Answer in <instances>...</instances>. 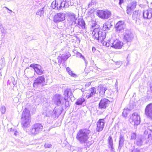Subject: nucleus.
Segmentation results:
<instances>
[{"label":"nucleus","mask_w":152,"mask_h":152,"mask_svg":"<svg viewBox=\"0 0 152 152\" xmlns=\"http://www.w3.org/2000/svg\"><path fill=\"white\" fill-rule=\"evenodd\" d=\"M91 132V131L88 129H80L77 133L76 138L80 143H86L88 146H89L92 143L88 140L89 137V135Z\"/></svg>","instance_id":"1"},{"label":"nucleus","mask_w":152,"mask_h":152,"mask_svg":"<svg viewBox=\"0 0 152 152\" xmlns=\"http://www.w3.org/2000/svg\"><path fill=\"white\" fill-rule=\"evenodd\" d=\"M110 24L109 23H105L103 26V30H100L99 28H96L93 30L92 34L93 38L98 41H102L105 38L106 36V32L104 30L106 28L109 29Z\"/></svg>","instance_id":"2"},{"label":"nucleus","mask_w":152,"mask_h":152,"mask_svg":"<svg viewBox=\"0 0 152 152\" xmlns=\"http://www.w3.org/2000/svg\"><path fill=\"white\" fill-rule=\"evenodd\" d=\"M103 45L107 47L111 46L115 49H121L123 46V43L118 39L114 40L111 38L108 40V42H106L103 40L101 41Z\"/></svg>","instance_id":"3"},{"label":"nucleus","mask_w":152,"mask_h":152,"mask_svg":"<svg viewBox=\"0 0 152 152\" xmlns=\"http://www.w3.org/2000/svg\"><path fill=\"white\" fill-rule=\"evenodd\" d=\"M43 128L42 124L40 123H36L33 125L30 129L29 134L32 136L38 134L42 131Z\"/></svg>","instance_id":"4"},{"label":"nucleus","mask_w":152,"mask_h":152,"mask_svg":"<svg viewBox=\"0 0 152 152\" xmlns=\"http://www.w3.org/2000/svg\"><path fill=\"white\" fill-rule=\"evenodd\" d=\"M130 123L134 126L137 125L140 123V118L137 113H133L129 119Z\"/></svg>","instance_id":"5"},{"label":"nucleus","mask_w":152,"mask_h":152,"mask_svg":"<svg viewBox=\"0 0 152 152\" xmlns=\"http://www.w3.org/2000/svg\"><path fill=\"white\" fill-rule=\"evenodd\" d=\"M66 99L61 95L57 94L54 96L53 101L56 104L59 106L64 103Z\"/></svg>","instance_id":"6"},{"label":"nucleus","mask_w":152,"mask_h":152,"mask_svg":"<svg viewBox=\"0 0 152 152\" xmlns=\"http://www.w3.org/2000/svg\"><path fill=\"white\" fill-rule=\"evenodd\" d=\"M45 79L43 76L39 77L34 80L33 83V86L38 87L43 86L45 83Z\"/></svg>","instance_id":"7"},{"label":"nucleus","mask_w":152,"mask_h":152,"mask_svg":"<svg viewBox=\"0 0 152 152\" xmlns=\"http://www.w3.org/2000/svg\"><path fill=\"white\" fill-rule=\"evenodd\" d=\"M97 14L99 17L105 19L109 18L111 15L110 12L107 10L105 11L98 10L97 11Z\"/></svg>","instance_id":"8"},{"label":"nucleus","mask_w":152,"mask_h":152,"mask_svg":"<svg viewBox=\"0 0 152 152\" xmlns=\"http://www.w3.org/2000/svg\"><path fill=\"white\" fill-rule=\"evenodd\" d=\"M145 114L148 118L152 120V103L146 106L145 110Z\"/></svg>","instance_id":"9"},{"label":"nucleus","mask_w":152,"mask_h":152,"mask_svg":"<svg viewBox=\"0 0 152 152\" xmlns=\"http://www.w3.org/2000/svg\"><path fill=\"white\" fill-rule=\"evenodd\" d=\"M110 101L108 99L102 98L99 104V109H105L109 105Z\"/></svg>","instance_id":"10"},{"label":"nucleus","mask_w":152,"mask_h":152,"mask_svg":"<svg viewBox=\"0 0 152 152\" xmlns=\"http://www.w3.org/2000/svg\"><path fill=\"white\" fill-rule=\"evenodd\" d=\"M133 36L132 33L129 30H126L124 34V40L126 43L130 42L132 40Z\"/></svg>","instance_id":"11"},{"label":"nucleus","mask_w":152,"mask_h":152,"mask_svg":"<svg viewBox=\"0 0 152 152\" xmlns=\"http://www.w3.org/2000/svg\"><path fill=\"white\" fill-rule=\"evenodd\" d=\"M125 25L124 21H120L115 25V28L117 32H122L125 28Z\"/></svg>","instance_id":"12"},{"label":"nucleus","mask_w":152,"mask_h":152,"mask_svg":"<svg viewBox=\"0 0 152 152\" xmlns=\"http://www.w3.org/2000/svg\"><path fill=\"white\" fill-rule=\"evenodd\" d=\"M141 12L139 10H135L133 12L132 15V18L133 20H135L136 23H140V18L142 17Z\"/></svg>","instance_id":"13"},{"label":"nucleus","mask_w":152,"mask_h":152,"mask_svg":"<svg viewBox=\"0 0 152 152\" xmlns=\"http://www.w3.org/2000/svg\"><path fill=\"white\" fill-rule=\"evenodd\" d=\"M30 67L34 68L35 72L37 75H41L43 73V71L41 69V66L38 65L36 64H31L30 66Z\"/></svg>","instance_id":"14"},{"label":"nucleus","mask_w":152,"mask_h":152,"mask_svg":"<svg viewBox=\"0 0 152 152\" xmlns=\"http://www.w3.org/2000/svg\"><path fill=\"white\" fill-rule=\"evenodd\" d=\"M136 4V2L134 1H133L129 4L126 7V12L128 14H131V11L135 8Z\"/></svg>","instance_id":"15"},{"label":"nucleus","mask_w":152,"mask_h":152,"mask_svg":"<svg viewBox=\"0 0 152 152\" xmlns=\"http://www.w3.org/2000/svg\"><path fill=\"white\" fill-rule=\"evenodd\" d=\"M65 19V14L60 13L56 15L54 18V21L56 22L64 20Z\"/></svg>","instance_id":"16"},{"label":"nucleus","mask_w":152,"mask_h":152,"mask_svg":"<svg viewBox=\"0 0 152 152\" xmlns=\"http://www.w3.org/2000/svg\"><path fill=\"white\" fill-rule=\"evenodd\" d=\"M104 119H100L97 123L96 131L100 132L102 130L104 127Z\"/></svg>","instance_id":"17"},{"label":"nucleus","mask_w":152,"mask_h":152,"mask_svg":"<svg viewBox=\"0 0 152 152\" xmlns=\"http://www.w3.org/2000/svg\"><path fill=\"white\" fill-rule=\"evenodd\" d=\"M31 119L30 111L27 108H25L22 113L21 119Z\"/></svg>","instance_id":"18"},{"label":"nucleus","mask_w":152,"mask_h":152,"mask_svg":"<svg viewBox=\"0 0 152 152\" xmlns=\"http://www.w3.org/2000/svg\"><path fill=\"white\" fill-rule=\"evenodd\" d=\"M143 17L145 19H150L152 18V10H143Z\"/></svg>","instance_id":"19"},{"label":"nucleus","mask_w":152,"mask_h":152,"mask_svg":"<svg viewBox=\"0 0 152 152\" xmlns=\"http://www.w3.org/2000/svg\"><path fill=\"white\" fill-rule=\"evenodd\" d=\"M96 91V89L94 87L91 88L88 91L87 93H86V97L88 99L93 96L95 94Z\"/></svg>","instance_id":"20"},{"label":"nucleus","mask_w":152,"mask_h":152,"mask_svg":"<svg viewBox=\"0 0 152 152\" xmlns=\"http://www.w3.org/2000/svg\"><path fill=\"white\" fill-rule=\"evenodd\" d=\"M87 19L89 22H91L92 24L91 25L92 28L95 27L96 25V19L94 18V15L93 14H91L90 15L88 16L87 17Z\"/></svg>","instance_id":"21"},{"label":"nucleus","mask_w":152,"mask_h":152,"mask_svg":"<svg viewBox=\"0 0 152 152\" xmlns=\"http://www.w3.org/2000/svg\"><path fill=\"white\" fill-rule=\"evenodd\" d=\"M124 141V135L121 134L119 137V146L118 148V149L119 150L121 149L123 146Z\"/></svg>","instance_id":"22"},{"label":"nucleus","mask_w":152,"mask_h":152,"mask_svg":"<svg viewBox=\"0 0 152 152\" xmlns=\"http://www.w3.org/2000/svg\"><path fill=\"white\" fill-rule=\"evenodd\" d=\"M76 22L75 26L78 27L79 28L83 29L85 28V23L84 20L82 19H79Z\"/></svg>","instance_id":"23"},{"label":"nucleus","mask_w":152,"mask_h":152,"mask_svg":"<svg viewBox=\"0 0 152 152\" xmlns=\"http://www.w3.org/2000/svg\"><path fill=\"white\" fill-rule=\"evenodd\" d=\"M144 141V137L140 136L138 137L134 142V143L137 146H141Z\"/></svg>","instance_id":"24"},{"label":"nucleus","mask_w":152,"mask_h":152,"mask_svg":"<svg viewBox=\"0 0 152 152\" xmlns=\"http://www.w3.org/2000/svg\"><path fill=\"white\" fill-rule=\"evenodd\" d=\"M31 121V119H21V123L22 126L25 128L29 127Z\"/></svg>","instance_id":"25"},{"label":"nucleus","mask_w":152,"mask_h":152,"mask_svg":"<svg viewBox=\"0 0 152 152\" xmlns=\"http://www.w3.org/2000/svg\"><path fill=\"white\" fill-rule=\"evenodd\" d=\"M106 90V88L102 86L99 85L98 87V90L99 92L100 95L101 96L104 95L105 92Z\"/></svg>","instance_id":"26"},{"label":"nucleus","mask_w":152,"mask_h":152,"mask_svg":"<svg viewBox=\"0 0 152 152\" xmlns=\"http://www.w3.org/2000/svg\"><path fill=\"white\" fill-rule=\"evenodd\" d=\"M64 95L65 96L64 98H67L72 95L71 90L69 88H67L64 90Z\"/></svg>","instance_id":"27"},{"label":"nucleus","mask_w":152,"mask_h":152,"mask_svg":"<svg viewBox=\"0 0 152 152\" xmlns=\"http://www.w3.org/2000/svg\"><path fill=\"white\" fill-rule=\"evenodd\" d=\"M69 17L71 21H72V24H76V20H77L76 16L74 13H70L69 15Z\"/></svg>","instance_id":"28"},{"label":"nucleus","mask_w":152,"mask_h":152,"mask_svg":"<svg viewBox=\"0 0 152 152\" xmlns=\"http://www.w3.org/2000/svg\"><path fill=\"white\" fill-rule=\"evenodd\" d=\"M144 141H145V143L151 145L152 144V135L151 134L148 135L147 138H144Z\"/></svg>","instance_id":"29"},{"label":"nucleus","mask_w":152,"mask_h":152,"mask_svg":"<svg viewBox=\"0 0 152 152\" xmlns=\"http://www.w3.org/2000/svg\"><path fill=\"white\" fill-rule=\"evenodd\" d=\"M69 57L67 56H58L57 58V59L58 60V62L59 64H61L62 62V60L66 61L67 58H68Z\"/></svg>","instance_id":"30"},{"label":"nucleus","mask_w":152,"mask_h":152,"mask_svg":"<svg viewBox=\"0 0 152 152\" xmlns=\"http://www.w3.org/2000/svg\"><path fill=\"white\" fill-rule=\"evenodd\" d=\"M45 10V7H44L37 12L36 15H39L40 17L42 16L44 14Z\"/></svg>","instance_id":"31"},{"label":"nucleus","mask_w":152,"mask_h":152,"mask_svg":"<svg viewBox=\"0 0 152 152\" xmlns=\"http://www.w3.org/2000/svg\"><path fill=\"white\" fill-rule=\"evenodd\" d=\"M60 5L58 7L59 8H61L64 7H67L69 6V4L66 5V1H64L63 0V1L60 2Z\"/></svg>","instance_id":"32"},{"label":"nucleus","mask_w":152,"mask_h":152,"mask_svg":"<svg viewBox=\"0 0 152 152\" xmlns=\"http://www.w3.org/2000/svg\"><path fill=\"white\" fill-rule=\"evenodd\" d=\"M66 70L68 74L71 76L74 77H77V75L75 74L74 73L69 67H66Z\"/></svg>","instance_id":"33"},{"label":"nucleus","mask_w":152,"mask_h":152,"mask_svg":"<svg viewBox=\"0 0 152 152\" xmlns=\"http://www.w3.org/2000/svg\"><path fill=\"white\" fill-rule=\"evenodd\" d=\"M61 108L59 107V108H57L56 107H55L54 109L53 113L55 115H60L61 113Z\"/></svg>","instance_id":"34"},{"label":"nucleus","mask_w":152,"mask_h":152,"mask_svg":"<svg viewBox=\"0 0 152 152\" xmlns=\"http://www.w3.org/2000/svg\"><path fill=\"white\" fill-rule=\"evenodd\" d=\"M85 99L83 98H81L78 99L76 102V104L77 105H80L82 104L83 102L85 101Z\"/></svg>","instance_id":"35"},{"label":"nucleus","mask_w":152,"mask_h":152,"mask_svg":"<svg viewBox=\"0 0 152 152\" xmlns=\"http://www.w3.org/2000/svg\"><path fill=\"white\" fill-rule=\"evenodd\" d=\"M108 143L109 145V147L111 148H113V140L112 137L111 136H110L108 138Z\"/></svg>","instance_id":"36"},{"label":"nucleus","mask_w":152,"mask_h":152,"mask_svg":"<svg viewBox=\"0 0 152 152\" xmlns=\"http://www.w3.org/2000/svg\"><path fill=\"white\" fill-rule=\"evenodd\" d=\"M58 5V2H57L56 1H53L51 4V7L53 9H55L56 7Z\"/></svg>","instance_id":"37"},{"label":"nucleus","mask_w":152,"mask_h":152,"mask_svg":"<svg viewBox=\"0 0 152 152\" xmlns=\"http://www.w3.org/2000/svg\"><path fill=\"white\" fill-rule=\"evenodd\" d=\"M6 111V108L4 106H3L1 107L0 109V112H1V113L2 114L5 113Z\"/></svg>","instance_id":"38"},{"label":"nucleus","mask_w":152,"mask_h":152,"mask_svg":"<svg viewBox=\"0 0 152 152\" xmlns=\"http://www.w3.org/2000/svg\"><path fill=\"white\" fill-rule=\"evenodd\" d=\"M51 112L47 111L46 112L43 113V115L47 117H49L50 116Z\"/></svg>","instance_id":"39"},{"label":"nucleus","mask_w":152,"mask_h":152,"mask_svg":"<svg viewBox=\"0 0 152 152\" xmlns=\"http://www.w3.org/2000/svg\"><path fill=\"white\" fill-rule=\"evenodd\" d=\"M44 146L45 148H51L52 145L46 142Z\"/></svg>","instance_id":"40"},{"label":"nucleus","mask_w":152,"mask_h":152,"mask_svg":"<svg viewBox=\"0 0 152 152\" xmlns=\"http://www.w3.org/2000/svg\"><path fill=\"white\" fill-rule=\"evenodd\" d=\"M127 113L126 112V110H124L122 114V115L125 118H126L127 116Z\"/></svg>","instance_id":"41"},{"label":"nucleus","mask_w":152,"mask_h":152,"mask_svg":"<svg viewBox=\"0 0 152 152\" xmlns=\"http://www.w3.org/2000/svg\"><path fill=\"white\" fill-rule=\"evenodd\" d=\"M136 137V134L135 133H133L132 134L131 138L132 139H135Z\"/></svg>","instance_id":"42"},{"label":"nucleus","mask_w":152,"mask_h":152,"mask_svg":"<svg viewBox=\"0 0 152 152\" xmlns=\"http://www.w3.org/2000/svg\"><path fill=\"white\" fill-rule=\"evenodd\" d=\"M67 98H66V99L65 100V106L66 107H67L69 106V102L68 101H67Z\"/></svg>","instance_id":"43"},{"label":"nucleus","mask_w":152,"mask_h":152,"mask_svg":"<svg viewBox=\"0 0 152 152\" xmlns=\"http://www.w3.org/2000/svg\"><path fill=\"white\" fill-rule=\"evenodd\" d=\"M131 152H140V151L138 148H134L132 151Z\"/></svg>","instance_id":"44"},{"label":"nucleus","mask_w":152,"mask_h":152,"mask_svg":"<svg viewBox=\"0 0 152 152\" xmlns=\"http://www.w3.org/2000/svg\"><path fill=\"white\" fill-rule=\"evenodd\" d=\"M148 130H149L150 132L151 131V130H150L149 129H147V130H146L144 132V134H148Z\"/></svg>","instance_id":"45"},{"label":"nucleus","mask_w":152,"mask_h":152,"mask_svg":"<svg viewBox=\"0 0 152 152\" xmlns=\"http://www.w3.org/2000/svg\"><path fill=\"white\" fill-rule=\"evenodd\" d=\"M91 82H89L88 83L85 84V86H90L91 85Z\"/></svg>","instance_id":"46"},{"label":"nucleus","mask_w":152,"mask_h":152,"mask_svg":"<svg viewBox=\"0 0 152 152\" xmlns=\"http://www.w3.org/2000/svg\"><path fill=\"white\" fill-rule=\"evenodd\" d=\"M8 131L10 132H12L14 131V130L11 128L8 129Z\"/></svg>","instance_id":"47"},{"label":"nucleus","mask_w":152,"mask_h":152,"mask_svg":"<svg viewBox=\"0 0 152 152\" xmlns=\"http://www.w3.org/2000/svg\"><path fill=\"white\" fill-rule=\"evenodd\" d=\"M140 6L142 8H144L145 7V6L144 5L140 4Z\"/></svg>","instance_id":"48"},{"label":"nucleus","mask_w":152,"mask_h":152,"mask_svg":"<svg viewBox=\"0 0 152 152\" xmlns=\"http://www.w3.org/2000/svg\"><path fill=\"white\" fill-rule=\"evenodd\" d=\"M119 4L120 5H121L123 2V0H119Z\"/></svg>","instance_id":"49"},{"label":"nucleus","mask_w":152,"mask_h":152,"mask_svg":"<svg viewBox=\"0 0 152 152\" xmlns=\"http://www.w3.org/2000/svg\"><path fill=\"white\" fill-rule=\"evenodd\" d=\"M18 132L16 131H15V132H14V134L15 135H18Z\"/></svg>","instance_id":"50"},{"label":"nucleus","mask_w":152,"mask_h":152,"mask_svg":"<svg viewBox=\"0 0 152 152\" xmlns=\"http://www.w3.org/2000/svg\"><path fill=\"white\" fill-rule=\"evenodd\" d=\"M60 5V4H58V5H57V6L56 7V8L57 10H60L61 9V8H59L58 7H59V6Z\"/></svg>","instance_id":"51"},{"label":"nucleus","mask_w":152,"mask_h":152,"mask_svg":"<svg viewBox=\"0 0 152 152\" xmlns=\"http://www.w3.org/2000/svg\"><path fill=\"white\" fill-rule=\"evenodd\" d=\"M150 88L151 90L150 93L151 94V95H152V86H151Z\"/></svg>","instance_id":"52"},{"label":"nucleus","mask_w":152,"mask_h":152,"mask_svg":"<svg viewBox=\"0 0 152 152\" xmlns=\"http://www.w3.org/2000/svg\"><path fill=\"white\" fill-rule=\"evenodd\" d=\"M80 57H81L84 60H85L84 57L81 54H80Z\"/></svg>","instance_id":"53"},{"label":"nucleus","mask_w":152,"mask_h":152,"mask_svg":"<svg viewBox=\"0 0 152 152\" xmlns=\"http://www.w3.org/2000/svg\"><path fill=\"white\" fill-rule=\"evenodd\" d=\"M96 50V48H95L93 47L92 48V51H95Z\"/></svg>","instance_id":"54"},{"label":"nucleus","mask_w":152,"mask_h":152,"mask_svg":"<svg viewBox=\"0 0 152 152\" xmlns=\"http://www.w3.org/2000/svg\"><path fill=\"white\" fill-rule=\"evenodd\" d=\"M5 8H6L7 10H9L11 12H12V11L11 10H10V9H9L7 7H5Z\"/></svg>","instance_id":"55"},{"label":"nucleus","mask_w":152,"mask_h":152,"mask_svg":"<svg viewBox=\"0 0 152 152\" xmlns=\"http://www.w3.org/2000/svg\"><path fill=\"white\" fill-rule=\"evenodd\" d=\"M150 7H151V9H152V2L151 3V6H150Z\"/></svg>","instance_id":"56"},{"label":"nucleus","mask_w":152,"mask_h":152,"mask_svg":"<svg viewBox=\"0 0 152 152\" xmlns=\"http://www.w3.org/2000/svg\"><path fill=\"white\" fill-rule=\"evenodd\" d=\"M66 5H67L68 4V2L67 1H66Z\"/></svg>","instance_id":"57"},{"label":"nucleus","mask_w":152,"mask_h":152,"mask_svg":"<svg viewBox=\"0 0 152 152\" xmlns=\"http://www.w3.org/2000/svg\"><path fill=\"white\" fill-rule=\"evenodd\" d=\"M147 95H148V96H149V94H148H148H147Z\"/></svg>","instance_id":"58"}]
</instances>
